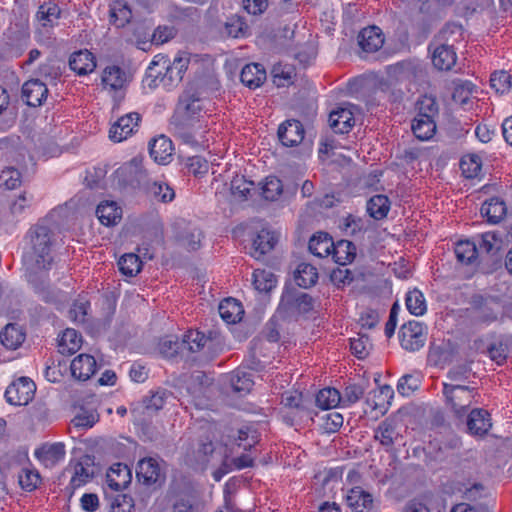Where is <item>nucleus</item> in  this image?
<instances>
[{"mask_svg": "<svg viewBox=\"0 0 512 512\" xmlns=\"http://www.w3.org/2000/svg\"><path fill=\"white\" fill-rule=\"evenodd\" d=\"M27 237L30 244L26 258L27 280L41 300L54 302L57 292L50 285L48 272L54 262L55 234L48 226L37 223L29 229Z\"/></svg>", "mask_w": 512, "mask_h": 512, "instance_id": "1", "label": "nucleus"}, {"mask_svg": "<svg viewBox=\"0 0 512 512\" xmlns=\"http://www.w3.org/2000/svg\"><path fill=\"white\" fill-rule=\"evenodd\" d=\"M442 395L446 408L459 420H463L472 403L479 397L478 389L462 383H442Z\"/></svg>", "mask_w": 512, "mask_h": 512, "instance_id": "2", "label": "nucleus"}, {"mask_svg": "<svg viewBox=\"0 0 512 512\" xmlns=\"http://www.w3.org/2000/svg\"><path fill=\"white\" fill-rule=\"evenodd\" d=\"M189 59L186 57H175L172 63L162 55H157L148 67L147 75L154 77L153 82L158 79L165 87L178 84L188 68Z\"/></svg>", "mask_w": 512, "mask_h": 512, "instance_id": "3", "label": "nucleus"}, {"mask_svg": "<svg viewBox=\"0 0 512 512\" xmlns=\"http://www.w3.org/2000/svg\"><path fill=\"white\" fill-rule=\"evenodd\" d=\"M202 113H204V100L196 88L189 87L180 95L175 113L171 119L177 125L195 123L200 120Z\"/></svg>", "mask_w": 512, "mask_h": 512, "instance_id": "4", "label": "nucleus"}, {"mask_svg": "<svg viewBox=\"0 0 512 512\" xmlns=\"http://www.w3.org/2000/svg\"><path fill=\"white\" fill-rule=\"evenodd\" d=\"M35 383L28 377H20L12 382L5 391L7 402L14 406L27 405L34 397Z\"/></svg>", "mask_w": 512, "mask_h": 512, "instance_id": "5", "label": "nucleus"}, {"mask_svg": "<svg viewBox=\"0 0 512 512\" xmlns=\"http://www.w3.org/2000/svg\"><path fill=\"white\" fill-rule=\"evenodd\" d=\"M315 300L307 293L294 288H286L281 296L280 307L286 311L307 314L314 308Z\"/></svg>", "mask_w": 512, "mask_h": 512, "instance_id": "6", "label": "nucleus"}, {"mask_svg": "<svg viewBox=\"0 0 512 512\" xmlns=\"http://www.w3.org/2000/svg\"><path fill=\"white\" fill-rule=\"evenodd\" d=\"M399 338L403 349L409 352H415L424 346L426 333L420 322L409 321L401 326Z\"/></svg>", "mask_w": 512, "mask_h": 512, "instance_id": "7", "label": "nucleus"}, {"mask_svg": "<svg viewBox=\"0 0 512 512\" xmlns=\"http://www.w3.org/2000/svg\"><path fill=\"white\" fill-rule=\"evenodd\" d=\"M388 73L398 81L416 82L425 76L423 64L416 59H408L389 66Z\"/></svg>", "mask_w": 512, "mask_h": 512, "instance_id": "8", "label": "nucleus"}, {"mask_svg": "<svg viewBox=\"0 0 512 512\" xmlns=\"http://www.w3.org/2000/svg\"><path fill=\"white\" fill-rule=\"evenodd\" d=\"M374 439L379 441L386 452H390L394 444L403 439L399 423L392 418L384 419L374 430Z\"/></svg>", "mask_w": 512, "mask_h": 512, "instance_id": "9", "label": "nucleus"}, {"mask_svg": "<svg viewBox=\"0 0 512 512\" xmlns=\"http://www.w3.org/2000/svg\"><path fill=\"white\" fill-rule=\"evenodd\" d=\"M220 343V337L216 332L209 331V334L206 335L198 330H189L184 334L181 345L195 353L205 347L211 350Z\"/></svg>", "mask_w": 512, "mask_h": 512, "instance_id": "10", "label": "nucleus"}, {"mask_svg": "<svg viewBox=\"0 0 512 512\" xmlns=\"http://www.w3.org/2000/svg\"><path fill=\"white\" fill-rule=\"evenodd\" d=\"M49 90L47 83L40 79H30L22 86V99L28 106H41L47 99Z\"/></svg>", "mask_w": 512, "mask_h": 512, "instance_id": "11", "label": "nucleus"}, {"mask_svg": "<svg viewBox=\"0 0 512 512\" xmlns=\"http://www.w3.org/2000/svg\"><path fill=\"white\" fill-rule=\"evenodd\" d=\"M466 425L471 435L484 436L492 427L490 414L482 408L472 409L466 415Z\"/></svg>", "mask_w": 512, "mask_h": 512, "instance_id": "12", "label": "nucleus"}, {"mask_svg": "<svg viewBox=\"0 0 512 512\" xmlns=\"http://www.w3.org/2000/svg\"><path fill=\"white\" fill-rule=\"evenodd\" d=\"M140 119V115L135 112L120 117L110 128V139L114 142L126 140L134 132Z\"/></svg>", "mask_w": 512, "mask_h": 512, "instance_id": "13", "label": "nucleus"}, {"mask_svg": "<svg viewBox=\"0 0 512 512\" xmlns=\"http://www.w3.org/2000/svg\"><path fill=\"white\" fill-rule=\"evenodd\" d=\"M304 128L298 120H287L278 128V138L286 147H294L304 139Z\"/></svg>", "mask_w": 512, "mask_h": 512, "instance_id": "14", "label": "nucleus"}, {"mask_svg": "<svg viewBox=\"0 0 512 512\" xmlns=\"http://www.w3.org/2000/svg\"><path fill=\"white\" fill-rule=\"evenodd\" d=\"M495 303L488 302L482 296H476L472 301V319L475 323L490 324L497 320L498 312Z\"/></svg>", "mask_w": 512, "mask_h": 512, "instance_id": "15", "label": "nucleus"}, {"mask_svg": "<svg viewBox=\"0 0 512 512\" xmlns=\"http://www.w3.org/2000/svg\"><path fill=\"white\" fill-rule=\"evenodd\" d=\"M358 44L364 52L374 53L384 44V35L377 26L363 28L358 35Z\"/></svg>", "mask_w": 512, "mask_h": 512, "instance_id": "16", "label": "nucleus"}, {"mask_svg": "<svg viewBox=\"0 0 512 512\" xmlns=\"http://www.w3.org/2000/svg\"><path fill=\"white\" fill-rule=\"evenodd\" d=\"M96 366L97 363L93 356L80 354L71 362V374L77 380L86 381L94 375Z\"/></svg>", "mask_w": 512, "mask_h": 512, "instance_id": "17", "label": "nucleus"}, {"mask_svg": "<svg viewBox=\"0 0 512 512\" xmlns=\"http://www.w3.org/2000/svg\"><path fill=\"white\" fill-rule=\"evenodd\" d=\"M69 67L79 76L92 73L96 68L95 56L87 49L76 51L69 57Z\"/></svg>", "mask_w": 512, "mask_h": 512, "instance_id": "18", "label": "nucleus"}, {"mask_svg": "<svg viewBox=\"0 0 512 512\" xmlns=\"http://www.w3.org/2000/svg\"><path fill=\"white\" fill-rule=\"evenodd\" d=\"M457 56L454 48L448 43H436L432 54V63L441 71H449L456 64Z\"/></svg>", "mask_w": 512, "mask_h": 512, "instance_id": "19", "label": "nucleus"}, {"mask_svg": "<svg viewBox=\"0 0 512 512\" xmlns=\"http://www.w3.org/2000/svg\"><path fill=\"white\" fill-rule=\"evenodd\" d=\"M203 503L192 491H184L175 495L172 503L173 512H203Z\"/></svg>", "mask_w": 512, "mask_h": 512, "instance_id": "20", "label": "nucleus"}, {"mask_svg": "<svg viewBox=\"0 0 512 512\" xmlns=\"http://www.w3.org/2000/svg\"><path fill=\"white\" fill-rule=\"evenodd\" d=\"M173 150L172 141L164 135L154 138L149 143L150 156L159 164L169 163Z\"/></svg>", "mask_w": 512, "mask_h": 512, "instance_id": "21", "label": "nucleus"}, {"mask_svg": "<svg viewBox=\"0 0 512 512\" xmlns=\"http://www.w3.org/2000/svg\"><path fill=\"white\" fill-rule=\"evenodd\" d=\"M106 477L108 486L115 491L126 488L132 478L129 467L123 463L113 464L109 468Z\"/></svg>", "mask_w": 512, "mask_h": 512, "instance_id": "22", "label": "nucleus"}, {"mask_svg": "<svg viewBox=\"0 0 512 512\" xmlns=\"http://www.w3.org/2000/svg\"><path fill=\"white\" fill-rule=\"evenodd\" d=\"M137 477L145 484H154L163 478V472L157 459L148 457L139 461Z\"/></svg>", "mask_w": 512, "mask_h": 512, "instance_id": "23", "label": "nucleus"}, {"mask_svg": "<svg viewBox=\"0 0 512 512\" xmlns=\"http://www.w3.org/2000/svg\"><path fill=\"white\" fill-rule=\"evenodd\" d=\"M34 454L45 467H53L64 458L65 446L59 442L45 444L36 449Z\"/></svg>", "mask_w": 512, "mask_h": 512, "instance_id": "24", "label": "nucleus"}, {"mask_svg": "<svg viewBox=\"0 0 512 512\" xmlns=\"http://www.w3.org/2000/svg\"><path fill=\"white\" fill-rule=\"evenodd\" d=\"M346 504L353 512H364L373 506L372 495L361 487L351 488L346 495Z\"/></svg>", "mask_w": 512, "mask_h": 512, "instance_id": "25", "label": "nucleus"}, {"mask_svg": "<svg viewBox=\"0 0 512 512\" xmlns=\"http://www.w3.org/2000/svg\"><path fill=\"white\" fill-rule=\"evenodd\" d=\"M62 16V9L55 0L42 3L36 13L37 20L43 27L53 28Z\"/></svg>", "mask_w": 512, "mask_h": 512, "instance_id": "26", "label": "nucleus"}, {"mask_svg": "<svg viewBox=\"0 0 512 512\" xmlns=\"http://www.w3.org/2000/svg\"><path fill=\"white\" fill-rule=\"evenodd\" d=\"M329 125L335 133H348L354 126L355 119L353 113L346 108H338L329 115Z\"/></svg>", "mask_w": 512, "mask_h": 512, "instance_id": "27", "label": "nucleus"}, {"mask_svg": "<svg viewBox=\"0 0 512 512\" xmlns=\"http://www.w3.org/2000/svg\"><path fill=\"white\" fill-rule=\"evenodd\" d=\"M277 242L278 237L275 232L269 229H262L253 239L252 247L254 252L252 255L255 258H260L273 250Z\"/></svg>", "mask_w": 512, "mask_h": 512, "instance_id": "28", "label": "nucleus"}, {"mask_svg": "<svg viewBox=\"0 0 512 512\" xmlns=\"http://www.w3.org/2000/svg\"><path fill=\"white\" fill-rule=\"evenodd\" d=\"M240 80L250 89L258 88L266 80V71L258 63L247 64L241 71Z\"/></svg>", "mask_w": 512, "mask_h": 512, "instance_id": "29", "label": "nucleus"}, {"mask_svg": "<svg viewBox=\"0 0 512 512\" xmlns=\"http://www.w3.org/2000/svg\"><path fill=\"white\" fill-rule=\"evenodd\" d=\"M308 248L316 257H328L332 253L333 239L328 233L319 232L310 238Z\"/></svg>", "mask_w": 512, "mask_h": 512, "instance_id": "30", "label": "nucleus"}, {"mask_svg": "<svg viewBox=\"0 0 512 512\" xmlns=\"http://www.w3.org/2000/svg\"><path fill=\"white\" fill-rule=\"evenodd\" d=\"M144 190L147 196L162 203L171 202L175 198L174 190L165 182L148 181Z\"/></svg>", "mask_w": 512, "mask_h": 512, "instance_id": "31", "label": "nucleus"}, {"mask_svg": "<svg viewBox=\"0 0 512 512\" xmlns=\"http://www.w3.org/2000/svg\"><path fill=\"white\" fill-rule=\"evenodd\" d=\"M331 256L335 263L345 266L355 259L356 246L349 240H340L336 243L333 242Z\"/></svg>", "mask_w": 512, "mask_h": 512, "instance_id": "32", "label": "nucleus"}, {"mask_svg": "<svg viewBox=\"0 0 512 512\" xmlns=\"http://www.w3.org/2000/svg\"><path fill=\"white\" fill-rule=\"evenodd\" d=\"M102 84L110 90L122 89L127 81L126 72L117 65L107 66L102 73Z\"/></svg>", "mask_w": 512, "mask_h": 512, "instance_id": "33", "label": "nucleus"}, {"mask_svg": "<svg viewBox=\"0 0 512 512\" xmlns=\"http://www.w3.org/2000/svg\"><path fill=\"white\" fill-rule=\"evenodd\" d=\"M99 221L106 226L115 225L122 216V209L117 206L116 202H101L96 209Z\"/></svg>", "mask_w": 512, "mask_h": 512, "instance_id": "34", "label": "nucleus"}, {"mask_svg": "<svg viewBox=\"0 0 512 512\" xmlns=\"http://www.w3.org/2000/svg\"><path fill=\"white\" fill-rule=\"evenodd\" d=\"M481 214L488 222L496 224L506 215V205L498 198H491L482 204Z\"/></svg>", "mask_w": 512, "mask_h": 512, "instance_id": "35", "label": "nucleus"}, {"mask_svg": "<svg viewBox=\"0 0 512 512\" xmlns=\"http://www.w3.org/2000/svg\"><path fill=\"white\" fill-rule=\"evenodd\" d=\"M218 310L221 318L229 324L240 321L244 313L241 303L233 298L221 301Z\"/></svg>", "mask_w": 512, "mask_h": 512, "instance_id": "36", "label": "nucleus"}, {"mask_svg": "<svg viewBox=\"0 0 512 512\" xmlns=\"http://www.w3.org/2000/svg\"><path fill=\"white\" fill-rule=\"evenodd\" d=\"M390 200L386 195L378 194L372 196L367 202V212L375 220H382L387 217L390 210Z\"/></svg>", "mask_w": 512, "mask_h": 512, "instance_id": "37", "label": "nucleus"}, {"mask_svg": "<svg viewBox=\"0 0 512 512\" xmlns=\"http://www.w3.org/2000/svg\"><path fill=\"white\" fill-rule=\"evenodd\" d=\"M457 260L465 265H471L477 261L478 249L474 242L469 240L458 241L454 248Z\"/></svg>", "mask_w": 512, "mask_h": 512, "instance_id": "38", "label": "nucleus"}, {"mask_svg": "<svg viewBox=\"0 0 512 512\" xmlns=\"http://www.w3.org/2000/svg\"><path fill=\"white\" fill-rule=\"evenodd\" d=\"M1 343L8 349H17L25 340V334L16 324H7L0 333Z\"/></svg>", "mask_w": 512, "mask_h": 512, "instance_id": "39", "label": "nucleus"}, {"mask_svg": "<svg viewBox=\"0 0 512 512\" xmlns=\"http://www.w3.org/2000/svg\"><path fill=\"white\" fill-rule=\"evenodd\" d=\"M318 280L316 267L309 263H300L295 271V282L302 288L314 286Z\"/></svg>", "mask_w": 512, "mask_h": 512, "instance_id": "40", "label": "nucleus"}, {"mask_svg": "<svg viewBox=\"0 0 512 512\" xmlns=\"http://www.w3.org/2000/svg\"><path fill=\"white\" fill-rule=\"evenodd\" d=\"M81 342V336L75 329H66L59 339V352L67 355L74 354L80 349Z\"/></svg>", "mask_w": 512, "mask_h": 512, "instance_id": "41", "label": "nucleus"}, {"mask_svg": "<svg viewBox=\"0 0 512 512\" xmlns=\"http://www.w3.org/2000/svg\"><path fill=\"white\" fill-rule=\"evenodd\" d=\"M412 131L419 140H429L436 132L435 119L417 116L412 122Z\"/></svg>", "mask_w": 512, "mask_h": 512, "instance_id": "42", "label": "nucleus"}, {"mask_svg": "<svg viewBox=\"0 0 512 512\" xmlns=\"http://www.w3.org/2000/svg\"><path fill=\"white\" fill-rule=\"evenodd\" d=\"M230 386L241 395L249 393L254 386L252 374L241 370L234 371L230 376Z\"/></svg>", "mask_w": 512, "mask_h": 512, "instance_id": "43", "label": "nucleus"}, {"mask_svg": "<svg viewBox=\"0 0 512 512\" xmlns=\"http://www.w3.org/2000/svg\"><path fill=\"white\" fill-rule=\"evenodd\" d=\"M463 39V28L456 23H448L436 37V43H448L454 48V44Z\"/></svg>", "mask_w": 512, "mask_h": 512, "instance_id": "44", "label": "nucleus"}, {"mask_svg": "<svg viewBox=\"0 0 512 512\" xmlns=\"http://www.w3.org/2000/svg\"><path fill=\"white\" fill-rule=\"evenodd\" d=\"M280 415L282 420L289 426L299 425L307 420H312L309 407L280 409Z\"/></svg>", "mask_w": 512, "mask_h": 512, "instance_id": "45", "label": "nucleus"}, {"mask_svg": "<svg viewBox=\"0 0 512 512\" xmlns=\"http://www.w3.org/2000/svg\"><path fill=\"white\" fill-rule=\"evenodd\" d=\"M277 283L276 276L269 270L256 269L253 272V285L259 292L271 291Z\"/></svg>", "mask_w": 512, "mask_h": 512, "instance_id": "46", "label": "nucleus"}, {"mask_svg": "<svg viewBox=\"0 0 512 512\" xmlns=\"http://www.w3.org/2000/svg\"><path fill=\"white\" fill-rule=\"evenodd\" d=\"M132 12L129 6L122 1H115L110 7V21L117 27H124L130 22Z\"/></svg>", "mask_w": 512, "mask_h": 512, "instance_id": "47", "label": "nucleus"}, {"mask_svg": "<svg viewBox=\"0 0 512 512\" xmlns=\"http://www.w3.org/2000/svg\"><path fill=\"white\" fill-rule=\"evenodd\" d=\"M316 404L318 407L328 410L341 405L340 391L336 388H324L316 395Z\"/></svg>", "mask_w": 512, "mask_h": 512, "instance_id": "48", "label": "nucleus"}, {"mask_svg": "<svg viewBox=\"0 0 512 512\" xmlns=\"http://www.w3.org/2000/svg\"><path fill=\"white\" fill-rule=\"evenodd\" d=\"M18 482L23 490L31 492L38 488L41 476L36 469L24 467L19 472Z\"/></svg>", "mask_w": 512, "mask_h": 512, "instance_id": "49", "label": "nucleus"}, {"mask_svg": "<svg viewBox=\"0 0 512 512\" xmlns=\"http://www.w3.org/2000/svg\"><path fill=\"white\" fill-rule=\"evenodd\" d=\"M405 302L407 310L415 316H421L427 310L424 295L417 289L407 293Z\"/></svg>", "mask_w": 512, "mask_h": 512, "instance_id": "50", "label": "nucleus"}, {"mask_svg": "<svg viewBox=\"0 0 512 512\" xmlns=\"http://www.w3.org/2000/svg\"><path fill=\"white\" fill-rule=\"evenodd\" d=\"M118 266L122 274L133 277L141 271L142 262L138 255L130 253L121 256Z\"/></svg>", "mask_w": 512, "mask_h": 512, "instance_id": "51", "label": "nucleus"}, {"mask_svg": "<svg viewBox=\"0 0 512 512\" xmlns=\"http://www.w3.org/2000/svg\"><path fill=\"white\" fill-rule=\"evenodd\" d=\"M364 388L360 384L349 383L347 384L343 391L340 392L341 397V405L343 407H349L355 403H357L362 396L364 395Z\"/></svg>", "mask_w": 512, "mask_h": 512, "instance_id": "52", "label": "nucleus"}, {"mask_svg": "<svg viewBox=\"0 0 512 512\" xmlns=\"http://www.w3.org/2000/svg\"><path fill=\"white\" fill-rule=\"evenodd\" d=\"M88 466V463H86L85 466L83 462H78L75 464L73 475L69 484L73 490L83 486L92 478L93 472L90 471Z\"/></svg>", "mask_w": 512, "mask_h": 512, "instance_id": "53", "label": "nucleus"}, {"mask_svg": "<svg viewBox=\"0 0 512 512\" xmlns=\"http://www.w3.org/2000/svg\"><path fill=\"white\" fill-rule=\"evenodd\" d=\"M283 192L282 181L275 176H268L262 186V196L269 201L277 200Z\"/></svg>", "mask_w": 512, "mask_h": 512, "instance_id": "54", "label": "nucleus"}, {"mask_svg": "<svg viewBox=\"0 0 512 512\" xmlns=\"http://www.w3.org/2000/svg\"><path fill=\"white\" fill-rule=\"evenodd\" d=\"M99 420V414L95 410L82 409L71 420L74 428L88 429L94 426Z\"/></svg>", "mask_w": 512, "mask_h": 512, "instance_id": "55", "label": "nucleus"}, {"mask_svg": "<svg viewBox=\"0 0 512 512\" xmlns=\"http://www.w3.org/2000/svg\"><path fill=\"white\" fill-rule=\"evenodd\" d=\"M61 74L60 66L54 60H47L38 69V75L50 84H56Z\"/></svg>", "mask_w": 512, "mask_h": 512, "instance_id": "56", "label": "nucleus"}, {"mask_svg": "<svg viewBox=\"0 0 512 512\" xmlns=\"http://www.w3.org/2000/svg\"><path fill=\"white\" fill-rule=\"evenodd\" d=\"M273 82L278 87L289 84L294 76V69L289 65L276 64L272 68Z\"/></svg>", "mask_w": 512, "mask_h": 512, "instance_id": "57", "label": "nucleus"}, {"mask_svg": "<svg viewBox=\"0 0 512 512\" xmlns=\"http://www.w3.org/2000/svg\"><path fill=\"white\" fill-rule=\"evenodd\" d=\"M417 116L435 119L438 115V105L431 96H423L417 101Z\"/></svg>", "mask_w": 512, "mask_h": 512, "instance_id": "58", "label": "nucleus"}, {"mask_svg": "<svg viewBox=\"0 0 512 512\" xmlns=\"http://www.w3.org/2000/svg\"><path fill=\"white\" fill-rule=\"evenodd\" d=\"M460 168L466 178H474L481 171V159L477 155H468L460 161Z\"/></svg>", "mask_w": 512, "mask_h": 512, "instance_id": "59", "label": "nucleus"}, {"mask_svg": "<svg viewBox=\"0 0 512 512\" xmlns=\"http://www.w3.org/2000/svg\"><path fill=\"white\" fill-rule=\"evenodd\" d=\"M21 183V173L17 169L13 167H7L1 171L0 186L12 190L18 188Z\"/></svg>", "mask_w": 512, "mask_h": 512, "instance_id": "60", "label": "nucleus"}, {"mask_svg": "<svg viewBox=\"0 0 512 512\" xmlns=\"http://www.w3.org/2000/svg\"><path fill=\"white\" fill-rule=\"evenodd\" d=\"M371 347L372 343L367 335L360 334L358 338H352L350 340L351 352L359 359H364L368 356Z\"/></svg>", "mask_w": 512, "mask_h": 512, "instance_id": "61", "label": "nucleus"}, {"mask_svg": "<svg viewBox=\"0 0 512 512\" xmlns=\"http://www.w3.org/2000/svg\"><path fill=\"white\" fill-rule=\"evenodd\" d=\"M487 354L496 364L503 365L507 359L508 345L503 340L494 342L488 346Z\"/></svg>", "mask_w": 512, "mask_h": 512, "instance_id": "62", "label": "nucleus"}, {"mask_svg": "<svg viewBox=\"0 0 512 512\" xmlns=\"http://www.w3.org/2000/svg\"><path fill=\"white\" fill-rule=\"evenodd\" d=\"M235 441L244 450H250L258 442V433L251 427H243L238 430Z\"/></svg>", "mask_w": 512, "mask_h": 512, "instance_id": "63", "label": "nucleus"}, {"mask_svg": "<svg viewBox=\"0 0 512 512\" xmlns=\"http://www.w3.org/2000/svg\"><path fill=\"white\" fill-rule=\"evenodd\" d=\"M490 85L497 93L503 94L511 87V76L506 71L494 72L490 78Z\"/></svg>", "mask_w": 512, "mask_h": 512, "instance_id": "64", "label": "nucleus"}]
</instances>
